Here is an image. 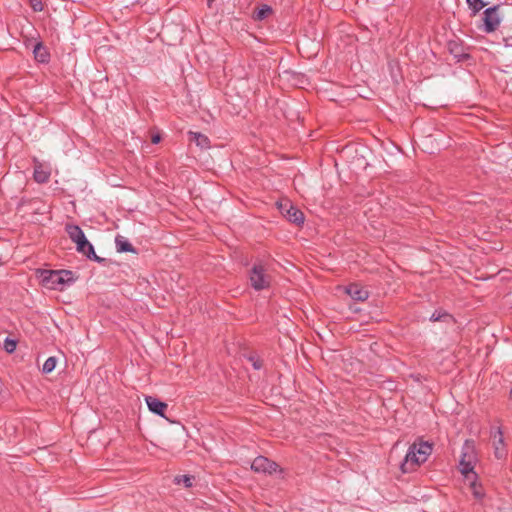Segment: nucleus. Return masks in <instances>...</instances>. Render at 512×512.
Instances as JSON below:
<instances>
[{
  "label": "nucleus",
  "mask_w": 512,
  "mask_h": 512,
  "mask_svg": "<svg viewBox=\"0 0 512 512\" xmlns=\"http://www.w3.org/2000/svg\"><path fill=\"white\" fill-rule=\"evenodd\" d=\"M249 360L252 362V365L256 370L261 369L262 364L258 359H255L254 357H250Z\"/></svg>",
  "instance_id": "nucleus-26"
},
{
  "label": "nucleus",
  "mask_w": 512,
  "mask_h": 512,
  "mask_svg": "<svg viewBox=\"0 0 512 512\" xmlns=\"http://www.w3.org/2000/svg\"><path fill=\"white\" fill-rule=\"evenodd\" d=\"M466 456H467V454H466V453H464V454H463V456H462V458H461V460H460L459 465H460V471H461V473H462L463 475H465V477H467V478H468V475H469L470 473H473L474 466H473V464H472L471 459L466 460Z\"/></svg>",
  "instance_id": "nucleus-16"
},
{
  "label": "nucleus",
  "mask_w": 512,
  "mask_h": 512,
  "mask_svg": "<svg viewBox=\"0 0 512 512\" xmlns=\"http://www.w3.org/2000/svg\"><path fill=\"white\" fill-rule=\"evenodd\" d=\"M491 436L493 438L494 455L497 459H504L507 456L504 436L501 427L492 428Z\"/></svg>",
  "instance_id": "nucleus-7"
},
{
  "label": "nucleus",
  "mask_w": 512,
  "mask_h": 512,
  "mask_svg": "<svg viewBox=\"0 0 512 512\" xmlns=\"http://www.w3.org/2000/svg\"><path fill=\"white\" fill-rule=\"evenodd\" d=\"M190 139H191V141H194L196 143V145L201 148H208L210 145L209 138L206 135L199 133V132H190Z\"/></svg>",
  "instance_id": "nucleus-15"
},
{
  "label": "nucleus",
  "mask_w": 512,
  "mask_h": 512,
  "mask_svg": "<svg viewBox=\"0 0 512 512\" xmlns=\"http://www.w3.org/2000/svg\"><path fill=\"white\" fill-rule=\"evenodd\" d=\"M466 2L473 14L478 13L486 5L482 0H466Z\"/></svg>",
  "instance_id": "nucleus-21"
},
{
  "label": "nucleus",
  "mask_w": 512,
  "mask_h": 512,
  "mask_svg": "<svg viewBox=\"0 0 512 512\" xmlns=\"http://www.w3.org/2000/svg\"><path fill=\"white\" fill-rule=\"evenodd\" d=\"M31 7L34 11L39 12L43 10V5L40 0H30Z\"/></svg>",
  "instance_id": "nucleus-25"
},
{
  "label": "nucleus",
  "mask_w": 512,
  "mask_h": 512,
  "mask_svg": "<svg viewBox=\"0 0 512 512\" xmlns=\"http://www.w3.org/2000/svg\"><path fill=\"white\" fill-rule=\"evenodd\" d=\"M279 209L285 218L291 223L296 224L297 226H300L304 223V213L297 207L293 206L289 201L280 203Z\"/></svg>",
  "instance_id": "nucleus-4"
},
{
  "label": "nucleus",
  "mask_w": 512,
  "mask_h": 512,
  "mask_svg": "<svg viewBox=\"0 0 512 512\" xmlns=\"http://www.w3.org/2000/svg\"><path fill=\"white\" fill-rule=\"evenodd\" d=\"M272 14V8L269 5H263L253 14V19L256 21H262Z\"/></svg>",
  "instance_id": "nucleus-17"
},
{
  "label": "nucleus",
  "mask_w": 512,
  "mask_h": 512,
  "mask_svg": "<svg viewBox=\"0 0 512 512\" xmlns=\"http://www.w3.org/2000/svg\"><path fill=\"white\" fill-rule=\"evenodd\" d=\"M16 347H17V341L15 339L7 337L4 340L3 349L7 353H9V354L13 353L16 350Z\"/></svg>",
  "instance_id": "nucleus-22"
},
{
  "label": "nucleus",
  "mask_w": 512,
  "mask_h": 512,
  "mask_svg": "<svg viewBox=\"0 0 512 512\" xmlns=\"http://www.w3.org/2000/svg\"><path fill=\"white\" fill-rule=\"evenodd\" d=\"M145 401L152 413L165 417V410L167 409V404L165 402H162L153 396H146Z\"/></svg>",
  "instance_id": "nucleus-10"
},
{
  "label": "nucleus",
  "mask_w": 512,
  "mask_h": 512,
  "mask_svg": "<svg viewBox=\"0 0 512 512\" xmlns=\"http://www.w3.org/2000/svg\"><path fill=\"white\" fill-rule=\"evenodd\" d=\"M34 58L39 63H48L50 61V52L42 42H37L33 48Z\"/></svg>",
  "instance_id": "nucleus-13"
},
{
  "label": "nucleus",
  "mask_w": 512,
  "mask_h": 512,
  "mask_svg": "<svg viewBox=\"0 0 512 512\" xmlns=\"http://www.w3.org/2000/svg\"><path fill=\"white\" fill-rule=\"evenodd\" d=\"M447 49L457 61L469 58V54L465 51V47L460 41L451 40L447 43Z\"/></svg>",
  "instance_id": "nucleus-9"
},
{
  "label": "nucleus",
  "mask_w": 512,
  "mask_h": 512,
  "mask_svg": "<svg viewBox=\"0 0 512 512\" xmlns=\"http://www.w3.org/2000/svg\"><path fill=\"white\" fill-rule=\"evenodd\" d=\"M510 398L512 399V388H511V391H510Z\"/></svg>",
  "instance_id": "nucleus-28"
},
{
  "label": "nucleus",
  "mask_w": 512,
  "mask_h": 512,
  "mask_svg": "<svg viewBox=\"0 0 512 512\" xmlns=\"http://www.w3.org/2000/svg\"><path fill=\"white\" fill-rule=\"evenodd\" d=\"M60 275L62 277L61 279V285L64 287L65 285H71L76 281V277L74 276V273L70 270H60Z\"/></svg>",
  "instance_id": "nucleus-18"
},
{
  "label": "nucleus",
  "mask_w": 512,
  "mask_h": 512,
  "mask_svg": "<svg viewBox=\"0 0 512 512\" xmlns=\"http://www.w3.org/2000/svg\"><path fill=\"white\" fill-rule=\"evenodd\" d=\"M470 488L475 499L481 501L484 498L485 492L481 484L477 483L476 481H472Z\"/></svg>",
  "instance_id": "nucleus-19"
},
{
  "label": "nucleus",
  "mask_w": 512,
  "mask_h": 512,
  "mask_svg": "<svg viewBox=\"0 0 512 512\" xmlns=\"http://www.w3.org/2000/svg\"><path fill=\"white\" fill-rule=\"evenodd\" d=\"M446 317H450V315H449L448 313H446V312L441 313V312H437V311H435V312L431 315V317H430V321H432V322L442 321V320H444V318H446Z\"/></svg>",
  "instance_id": "nucleus-24"
},
{
  "label": "nucleus",
  "mask_w": 512,
  "mask_h": 512,
  "mask_svg": "<svg viewBox=\"0 0 512 512\" xmlns=\"http://www.w3.org/2000/svg\"><path fill=\"white\" fill-rule=\"evenodd\" d=\"M115 244L117 252L124 253V252H132L136 253V249L133 247V245L123 236H116L115 238Z\"/></svg>",
  "instance_id": "nucleus-14"
},
{
  "label": "nucleus",
  "mask_w": 512,
  "mask_h": 512,
  "mask_svg": "<svg viewBox=\"0 0 512 512\" xmlns=\"http://www.w3.org/2000/svg\"><path fill=\"white\" fill-rule=\"evenodd\" d=\"M433 446L427 441L419 440L414 442L408 449L406 456L401 462L400 469L403 473H408L420 464L426 462L428 457L431 455Z\"/></svg>",
  "instance_id": "nucleus-1"
},
{
  "label": "nucleus",
  "mask_w": 512,
  "mask_h": 512,
  "mask_svg": "<svg viewBox=\"0 0 512 512\" xmlns=\"http://www.w3.org/2000/svg\"><path fill=\"white\" fill-rule=\"evenodd\" d=\"M498 9H499V6L498 5H495V6H492V7H489L487 8L485 11H484V16H483V22H484V25H483V30L486 32V33H491V32H494L500 22H501V19L498 15Z\"/></svg>",
  "instance_id": "nucleus-6"
},
{
  "label": "nucleus",
  "mask_w": 512,
  "mask_h": 512,
  "mask_svg": "<svg viewBox=\"0 0 512 512\" xmlns=\"http://www.w3.org/2000/svg\"><path fill=\"white\" fill-rule=\"evenodd\" d=\"M56 364H57L56 357L51 356V357L47 358L43 364L42 372L45 374L51 373L55 369Z\"/></svg>",
  "instance_id": "nucleus-20"
},
{
  "label": "nucleus",
  "mask_w": 512,
  "mask_h": 512,
  "mask_svg": "<svg viewBox=\"0 0 512 512\" xmlns=\"http://www.w3.org/2000/svg\"><path fill=\"white\" fill-rule=\"evenodd\" d=\"M193 477L188 475H179L175 477V482L177 484L183 483L185 487L189 488L192 486Z\"/></svg>",
  "instance_id": "nucleus-23"
},
{
  "label": "nucleus",
  "mask_w": 512,
  "mask_h": 512,
  "mask_svg": "<svg viewBox=\"0 0 512 512\" xmlns=\"http://www.w3.org/2000/svg\"><path fill=\"white\" fill-rule=\"evenodd\" d=\"M346 292L355 301H361V302L365 301L369 296V293L367 290H365L360 285L355 284V283L350 284L346 288Z\"/></svg>",
  "instance_id": "nucleus-11"
},
{
  "label": "nucleus",
  "mask_w": 512,
  "mask_h": 512,
  "mask_svg": "<svg viewBox=\"0 0 512 512\" xmlns=\"http://www.w3.org/2000/svg\"><path fill=\"white\" fill-rule=\"evenodd\" d=\"M65 230L69 235V238L76 243L78 252L99 264H104L106 262L105 258L96 255L93 245L87 240L83 230L78 225L67 224Z\"/></svg>",
  "instance_id": "nucleus-2"
},
{
  "label": "nucleus",
  "mask_w": 512,
  "mask_h": 512,
  "mask_svg": "<svg viewBox=\"0 0 512 512\" xmlns=\"http://www.w3.org/2000/svg\"><path fill=\"white\" fill-rule=\"evenodd\" d=\"M160 140H161L160 135H154V136L152 137V143H154V144L159 143V142H160Z\"/></svg>",
  "instance_id": "nucleus-27"
},
{
  "label": "nucleus",
  "mask_w": 512,
  "mask_h": 512,
  "mask_svg": "<svg viewBox=\"0 0 512 512\" xmlns=\"http://www.w3.org/2000/svg\"><path fill=\"white\" fill-rule=\"evenodd\" d=\"M277 468V463L264 456L256 457L251 464V469L253 471L261 473L272 474L277 471Z\"/></svg>",
  "instance_id": "nucleus-8"
},
{
  "label": "nucleus",
  "mask_w": 512,
  "mask_h": 512,
  "mask_svg": "<svg viewBox=\"0 0 512 512\" xmlns=\"http://www.w3.org/2000/svg\"><path fill=\"white\" fill-rule=\"evenodd\" d=\"M251 286L256 291H261L270 286V276L266 273L264 265L259 262L255 263L250 272Z\"/></svg>",
  "instance_id": "nucleus-3"
},
{
  "label": "nucleus",
  "mask_w": 512,
  "mask_h": 512,
  "mask_svg": "<svg viewBox=\"0 0 512 512\" xmlns=\"http://www.w3.org/2000/svg\"><path fill=\"white\" fill-rule=\"evenodd\" d=\"M34 172H33V179L35 182L39 184L47 183L50 179V170L45 168L41 163L36 161Z\"/></svg>",
  "instance_id": "nucleus-12"
},
{
  "label": "nucleus",
  "mask_w": 512,
  "mask_h": 512,
  "mask_svg": "<svg viewBox=\"0 0 512 512\" xmlns=\"http://www.w3.org/2000/svg\"><path fill=\"white\" fill-rule=\"evenodd\" d=\"M39 277L44 286L53 290H63L60 270H40Z\"/></svg>",
  "instance_id": "nucleus-5"
}]
</instances>
